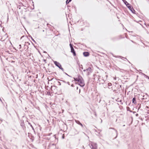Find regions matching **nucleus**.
I'll list each match as a JSON object with an SVG mask.
<instances>
[{
  "instance_id": "nucleus-23",
  "label": "nucleus",
  "mask_w": 149,
  "mask_h": 149,
  "mask_svg": "<svg viewBox=\"0 0 149 149\" xmlns=\"http://www.w3.org/2000/svg\"><path fill=\"white\" fill-rule=\"evenodd\" d=\"M91 146L92 147V148H91L92 149H95V148H94V147L92 145H91Z\"/></svg>"
},
{
  "instance_id": "nucleus-13",
  "label": "nucleus",
  "mask_w": 149,
  "mask_h": 149,
  "mask_svg": "<svg viewBox=\"0 0 149 149\" xmlns=\"http://www.w3.org/2000/svg\"><path fill=\"white\" fill-rule=\"evenodd\" d=\"M111 129H113L115 130V131L116 132V137L115 138V139H116V137H117V135H118V132H117V130H116L115 129H114V128H111Z\"/></svg>"
},
{
  "instance_id": "nucleus-17",
  "label": "nucleus",
  "mask_w": 149,
  "mask_h": 149,
  "mask_svg": "<svg viewBox=\"0 0 149 149\" xmlns=\"http://www.w3.org/2000/svg\"><path fill=\"white\" fill-rule=\"evenodd\" d=\"M29 123V125H30V126H31V127H32V129H33V130H34V128H33V126H32V125L31 124V123Z\"/></svg>"
},
{
  "instance_id": "nucleus-10",
  "label": "nucleus",
  "mask_w": 149,
  "mask_h": 149,
  "mask_svg": "<svg viewBox=\"0 0 149 149\" xmlns=\"http://www.w3.org/2000/svg\"><path fill=\"white\" fill-rule=\"evenodd\" d=\"M132 103H134V104H136V97H134L133 98Z\"/></svg>"
},
{
  "instance_id": "nucleus-7",
  "label": "nucleus",
  "mask_w": 149,
  "mask_h": 149,
  "mask_svg": "<svg viewBox=\"0 0 149 149\" xmlns=\"http://www.w3.org/2000/svg\"><path fill=\"white\" fill-rule=\"evenodd\" d=\"M71 52L73 53V55L74 56H75L76 55L75 51L73 48H71Z\"/></svg>"
},
{
  "instance_id": "nucleus-29",
  "label": "nucleus",
  "mask_w": 149,
  "mask_h": 149,
  "mask_svg": "<svg viewBox=\"0 0 149 149\" xmlns=\"http://www.w3.org/2000/svg\"><path fill=\"white\" fill-rule=\"evenodd\" d=\"M71 86L72 87H74V86L73 84H72L71 85Z\"/></svg>"
},
{
  "instance_id": "nucleus-39",
  "label": "nucleus",
  "mask_w": 149,
  "mask_h": 149,
  "mask_svg": "<svg viewBox=\"0 0 149 149\" xmlns=\"http://www.w3.org/2000/svg\"><path fill=\"white\" fill-rule=\"evenodd\" d=\"M57 80H60H60H61L60 79H57Z\"/></svg>"
},
{
  "instance_id": "nucleus-43",
  "label": "nucleus",
  "mask_w": 149,
  "mask_h": 149,
  "mask_svg": "<svg viewBox=\"0 0 149 149\" xmlns=\"http://www.w3.org/2000/svg\"><path fill=\"white\" fill-rule=\"evenodd\" d=\"M115 91V90H114L113 91L114 92Z\"/></svg>"
},
{
  "instance_id": "nucleus-36",
  "label": "nucleus",
  "mask_w": 149,
  "mask_h": 149,
  "mask_svg": "<svg viewBox=\"0 0 149 149\" xmlns=\"http://www.w3.org/2000/svg\"><path fill=\"white\" fill-rule=\"evenodd\" d=\"M78 89V87H77V89Z\"/></svg>"
},
{
  "instance_id": "nucleus-11",
  "label": "nucleus",
  "mask_w": 149,
  "mask_h": 149,
  "mask_svg": "<svg viewBox=\"0 0 149 149\" xmlns=\"http://www.w3.org/2000/svg\"><path fill=\"white\" fill-rule=\"evenodd\" d=\"M124 3L126 5L127 7L130 5V4L129 3L126 1L124 0Z\"/></svg>"
},
{
  "instance_id": "nucleus-41",
  "label": "nucleus",
  "mask_w": 149,
  "mask_h": 149,
  "mask_svg": "<svg viewBox=\"0 0 149 149\" xmlns=\"http://www.w3.org/2000/svg\"><path fill=\"white\" fill-rule=\"evenodd\" d=\"M90 148H92V146H90Z\"/></svg>"
},
{
  "instance_id": "nucleus-14",
  "label": "nucleus",
  "mask_w": 149,
  "mask_h": 149,
  "mask_svg": "<svg viewBox=\"0 0 149 149\" xmlns=\"http://www.w3.org/2000/svg\"><path fill=\"white\" fill-rule=\"evenodd\" d=\"M108 88H110V86H112V84L111 83H109L108 84Z\"/></svg>"
},
{
  "instance_id": "nucleus-19",
  "label": "nucleus",
  "mask_w": 149,
  "mask_h": 149,
  "mask_svg": "<svg viewBox=\"0 0 149 149\" xmlns=\"http://www.w3.org/2000/svg\"><path fill=\"white\" fill-rule=\"evenodd\" d=\"M80 68L81 69H82V70H83V67H82V65H80Z\"/></svg>"
},
{
  "instance_id": "nucleus-20",
  "label": "nucleus",
  "mask_w": 149,
  "mask_h": 149,
  "mask_svg": "<svg viewBox=\"0 0 149 149\" xmlns=\"http://www.w3.org/2000/svg\"><path fill=\"white\" fill-rule=\"evenodd\" d=\"M60 69H61V70H62L63 71H64V69L63 68H62L61 67L60 68H59Z\"/></svg>"
},
{
  "instance_id": "nucleus-27",
  "label": "nucleus",
  "mask_w": 149,
  "mask_h": 149,
  "mask_svg": "<svg viewBox=\"0 0 149 149\" xmlns=\"http://www.w3.org/2000/svg\"><path fill=\"white\" fill-rule=\"evenodd\" d=\"M139 116V114H138V113H136V116Z\"/></svg>"
},
{
  "instance_id": "nucleus-6",
  "label": "nucleus",
  "mask_w": 149,
  "mask_h": 149,
  "mask_svg": "<svg viewBox=\"0 0 149 149\" xmlns=\"http://www.w3.org/2000/svg\"><path fill=\"white\" fill-rule=\"evenodd\" d=\"M54 62L55 65L58 67L59 68H60L61 67V65L59 63L56 61H54Z\"/></svg>"
},
{
  "instance_id": "nucleus-25",
  "label": "nucleus",
  "mask_w": 149,
  "mask_h": 149,
  "mask_svg": "<svg viewBox=\"0 0 149 149\" xmlns=\"http://www.w3.org/2000/svg\"><path fill=\"white\" fill-rule=\"evenodd\" d=\"M64 137H65V136H64V134H63V135L62 136V138L63 139H64Z\"/></svg>"
},
{
  "instance_id": "nucleus-5",
  "label": "nucleus",
  "mask_w": 149,
  "mask_h": 149,
  "mask_svg": "<svg viewBox=\"0 0 149 149\" xmlns=\"http://www.w3.org/2000/svg\"><path fill=\"white\" fill-rule=\"evenodd\" d=\"M87 75H88L92 72V69L91 68L89 67L86 69Z\"/></svg>"
},
{
  "instance_id": "nucleus-3",
  "label": "nucleus",
  "mask_w": 149,
  "mask_h": 149,
  "mask_svg": "<svg viewBox=\"0 0 149 149\" xmlns=\"http://www.w3.org/2000/svg\"><path fill=\"white\" fill-rule=\"evenodd\" d=\"M79 85L81 87H83L85 86V83L84 79H82L81 81L79 82Z\"/></svg>"
},
{
  "instance_id": "nucleus-12",
  "label": "nucleus",
  "mask_w": 149,
  "mask_h": 149,
  "mask_svg": "<svg viewBox=\"0 0 149 149\" xmlns=\"http://www.w3.org/2000/svg\"><path fill=\"white\" fill-rule=\"evenodd\" d=\"M21 126L22 127L23 129H24V127H25V126L24 125V121H23L22 122V123H21Z\"/></svg>"
},
{
  "instance_id": "nucleus-15",
  "label": "nucleus",
  "mask_w": 149,
  "mask_h": 149,
  "mask_svg": "<svg viewBox=\"0 0 149 149\" xmlns=\"http://www.w3.org/2000/svg\"><path fill=\"white\" fill-rule=\"evenodd\" d=\"M5 40V39L3 38L2 36H0V40L1 41H4Z\"/></svg>"
},
{
  "instance_id": "nucleus-21",
  "label": "nucleus",
  "mask_w": 149,
  "mask_h": 149,
  "mask_svg": "<svg viewBox=\"0 0 149 149\" xmlns=\"http://www.w3.org/2000/svg\"><path fill=\"white\" fill-rule=\"evenodd\" d=\"M19 49H21V48H22L21 45H19Z\"/></svg>"
},
{
  "instance_id": "nucleus-32",
  "label": "nucleus",
  "mask_w": 149,
  "mask_h": 149,
  "mask_svg": "<svg viewBox=\"0 0 149 149\" xmlns=\"http://www.w3.org/2000/svg\"><path fill=\"white\" fill-rule=\"evenodd\" d=\"M86 71V70H83V71H84V72H85Z\"/></svg>"
},
{
  "instance_id": "nucleus-2",
  "label": "nucleus",
  "mask_w": 149,
  "mask_h": 149,
  "mask_svg": "<svg viewBox=\"0 0 149 149\" xmlns=\"http://www.w3.org/2000/svg\"><path fill=\"white\" fill-rule=\"evenodd\" d=\"M127 7L132 13H135V10L130 4L127 6Z\"/></svg>"
},
{
  "instance_id": "nucleus-37",
  "label": "nucleus",
  "mask_w": 149,
  "mask_h": 149,
  "mask_svg": "<svg viewBox=\"0 0 149 149\" xmlns=\"http://www.w3.org/2000/svg\"><path fill=\"white\" fill-rule=\"evenodd\" d=\"M125 126V125H123V127H124V126Z\"/></svg>"
},
{
  "instance_id": "nucleus-33",
  "label": "nucleus",
  "mask_w": 149,
  "mask_h": 149,
  "mask_svg": "<svg viewBox=\"0 0 149 149\" xmlns=\"http://www.w3.org/2000/svg\"><path fill=\"white\" fill-rule=\"evenodd\" d=\"M32 54H30V55H29V56H31V55H32Z\"/></svg>"
},
{
  "instance_id": "nucleus-31",
  "label": "nucleus",
  "mask_w": 149,
  "mask_h": 149,
  "mask_svg": "<svg viewBox=\"0 0 149 149\" xmlns=\"http://www.w3.org/2000/svg\"><path fill=\"white\" fill-rule=\"evenodd\" d=\"M62 81H63V82L64 83H66V82L64 81H63V80H61Z\"/></svg>"
},
{
  "instance_id": "nucleus-34",
  "label": "nucleus",
  "mask_w": 149,
  "mask_h": 149,
  "mask_svg": "<svg viewBox=\"0 0 149 149\" xmlns=\"http://www.w3.org/2000/svg\"><path fill=\"white\" fill-rule=\"evenodd\" d=\"M23 37H24V36H22L21 37V39Z\"/></svg>"
},
{
  "instance_id": "nucleus-16",
  "label": "nucleus",
  "mask_w": 149,
  "mask_h": 149,
  "mask_svg": "<svg viewBox=\"0 0 149 149\" xmlns=\"http://www.w3.org/2000/svg\"><path fill=\"white\" fill-rule=\"evenodd\" d=\"M71 1V0H67L66 1V4H68Z\"/></svg>"
},
{
  "instance_id": "nucleus-30",
  "label": "nucleus",
  "mask_w": 149,
  "mask_h": 149,
  "mask_svg": "<svg viewBox=\"0 0 149 149\" xmlns=\"http://www.w3.org/2000/svg\"><path fill=\"white\" fill-rule=\"evenodd\" d=\"M47 94L48 95L50 94V92H47Z\"/></svg>"
},
{
  "instance_id": "nucleus-38",
  "label": "nucleus",
  "mask_w": 149,
  "mask_h": 149,
  "mask_svg": "<svg viewBox=\"0 0 149 149\" xmlns=\"http://www.w3.org/2000/svg\"><path fill=\"white\" fill-rule=\"evenodd\" d=\"M29 37H30L31 38V37H32L31 36H29Z\"/></svg>"
},
{
  "instance_id": "nucleus-26",
  "label": "nucleus",
  "mask_w": 149,
  "mask_h": 149,
  "mask_svg": "<svg viewBox=\"0 0 149 149\" xmlns=\"http://www.w3.org/2000/svg\"><path fill=\"white\" fill-rule=\"evenodd\" d=\"M65 74L67 75H68V76H69V77H70V76H69V75H68L67 73H66L65 72Z\"/></svg>"
},
{
  "instance_id": "nucleus-40",
  "label": "nucleus",
  "mask_w": 149,
  "mask_h": 149,
  "mask_svg": "<svg viewBox=\"0 0 149 149\" xmlns=\"http://www.w3.org/2000/svg\"><path fill=\"white\" fill-rule=\"evenodd\" d=\"M54 136V138H56V136H55V135L54 136Z\"/></svg>"
},
{
  "instance_id": "nucleus-18",
  "label": "nucleus",
  "mask_w": 149,
  "mask_h": 149,
  "mask_svg": "<svg viewBox=\"0 0 149 149\" xmlns=\"http://www.w3.org/2000/svg\"><path fill=\"white\" fill-rule=\"evenodd\" d=\"M73 45L72 44H71L70 43V48L71 49V48H73Z\"/></svg>"
},
{
  "instance_id": "nucleus-1",
  "label": "nucleus",
  "mask_w": 149,
  "mask_h": 149,
  "mask_svg": "<svg viewBox=\"0 0 149 149\" xmlns=\"http://www.w3.org/2000/svg\"><path fill=\"white\" fill-rule=\"evenodd\" d=\"M77 78H74V80L76 81L79 82L81 81L82 79H83V78L80 75L78 74L77 76Z\"/></svg>"
},
{
  "instance_id": "nucleus-22",
  "label": "nucleus",
  "mask_w": 149,
  "mask_h": 149,
  "mask_svg": "<svg viewBox=\"0 0 149 149\" xmlns=\"http://www.w3.org/2000/svg\"><path fill=\"white\" fill-rule=\"evenodd\" d=\"M31 39L34 42H36V41L34 40L33 39L32 37H31Z\"/></svg>"
},
{
  "instance_id": "nucleus-4",
  "label": "nucleus",
  "mask_w": 149,
  "mask_h": 149,
  "mask_svg": "<svg viewBox=\"0 0 149 149\" xmlns=\"http://www.w3.org/2000/svg\"><path fill=\"white\" fill-rule=\"evenodd\" d=\"M27 44H28L29 45L30 44L28 42H26L24 46V49L25 51H26L29 48V47L27 45Z\"/></svg>"
},
{
  "instance_id": "nucleus-42",
  "label": "nucleus",
  "mask_w": 149,
  "mask_h": 149,
  "mask_svg": "<svg viewBox=\"0 0 149 149\" xmlns=\"http://www.w3.org/2000/svg\"><path fill=\"white\" fill-rule=\"evenodd\" d=\"M122 1H123V2H124V0H122Z\"/></svg>"
},
{
  "instance_id": "nucleus-35",
  "label": "nucleus",
  "mask_w": 149,
  "mask_h": 149,
  "mask_svg": "<svg viewBox=\"0 0 149 149\" xmlns=\"http://www.w3.org/2000/svg\"><path fill=\"white\" fill-rule=\"evenodd\" d=\"M147 77L148 79H149V77H148V76H147Z\"/></svg>"
},
{
  "instance_id": "nucleus-9",
  "label": "nucleus",
  "mask_w": 149,
  "mask_h": 149,
  "mask_svg": "<svg viewBox=\"0 0 149 149\" xmlns=\"http://www.w3.org/2000/svg\"><path fill=\"white\" fill-rule=\"evenodd\" d=\"M76 123L80 125L82 127H83V126L82 124H81L79 120H76Z\"/></svg>"
},
{
  "instance_id": "nucleus-8",
  "label": "nucleus",
  "mask_w": 149,
  "mask_h": 149,
  "mask_svg": "<svg viewBox=\"0 0 149 149\" xmlns=\"http://www.w3.org/2000/svg\"><path fill=\"white\" fill-rule=\"evenodd\" d=\"M83 54L85 57H87L89 55V53L88 52H84L83 53Z\"/></svg>"
},
{
  "instance_id": "nucleus-24",
  "label": "nucleus",
  "mask_w": 149,
  "mask_h": 149,
  "mask_svg": "<svg viewBox=\"0 0 149 149\" xmlns=\"http://www.w3.org/2000/svg\"><path fill=\"white\" fill-rule=\"evenodd\" d=\"M58 84H59V85H61V83L59 81H58Z\"/></svg>"
},
{
  "instance_id": "nucleus-28",
  "label": "nucleus",
  "mask_w": 149,
  "mask_h": 149,
  "mask_svg": "<svg viewBox=\"0 0 149 149\" xmlns=\"http://www.w3.org/2000/svg\"><path fill=\"white\" fill-rule=\"evenodd\" d=\"M67 83L68 85H70V82H67Z\"/></svg>"
}]
</instances>
